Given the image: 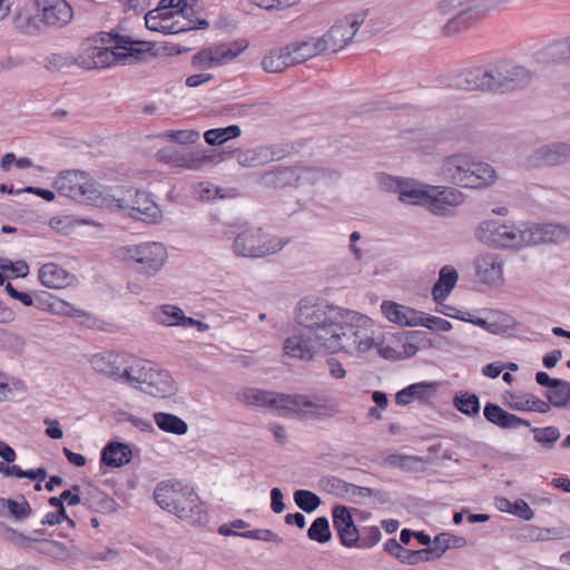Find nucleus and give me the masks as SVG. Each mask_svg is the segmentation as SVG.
<instances>
[{
    "mask_svg": "<svg viewBox=\"0 0 570 570\" xmlns=\"http://www.w3.org/2000/svg\"><path fill=\"white\" fill-rule=\"evenodd\" d=\"M288 47L291 48L293 65L301 63L312 57L326 52V46L322 43L320 38L301 43H293Z\"/></svg>",
    "mask_w": 570,
    "mask_h": 570,
    "instance_id": "obj_33",
    "label": "nucleus"
},
{
    "mask_svg": "<svg viewBox=\"0 0 570 570\" xmlns=\"http://www.w3.org/2000/svg\"><path fill=\"white\" fill-rule=\"evenodd\" d=\"M476 276L480 282L500 285L503 281V261L494 253H484L475 259Z\"/></svg>",
    "mask_w": 570,
    "mask_h": 570,
    "instance_id": "obj_17",
    "label": "nucleus"
},
{
    "mask_svg": "<svg viewBox=\"0 0 570 570\" xmlns=\"http://www.w3.org/2000/svg\"><path fill=\"white\" fill-rule=\"evenodd\" d=\"M266 163L281 160L294 151L291 144H272L263 146Z\"/></svg>",
    "mask_w": 570,
    "mask_h": 570,
    "instance_id": "obj_54",
    "label": "nucleus"
},
{
    "mask_svg": "<svg viewBox=\"0 0 570 570\" xmlns=\"http://www.w3.org/2000/svg\"><path fill=\"white\" fill-rule=\"evenodd\" d=\"M7 502V517L14 519L16 521L27 520L32 509L23 494H18L16 498L6 500Z\"/></svg>",
    "mask_w": 570,
    "mask_h": 570,
    "instance_id": "obj_42",
    "label": "nucleus"
},
{
    "mask_svg": "<svg viewBox=\"0 0 570 570\" xmlns=\"http://www.w3.org/2000/svg\"><path fill=\"white\" fill-rule=\"evenodd\" d=\"M502 68L507 71L503 75L507 91L514 90L518 87L524 86L531 79V73L522 66L513 65L512 62L501 61Z\"/></svg>",
    "mask_w": 570,
    "mask_h": 570,
    "instance_id": "obj_36",
    "label": "nucleus"
},
{
    "mask_svg": "<svg viewBox=\"0 0 570 570\" xmlns=\"http://www.w3.org/2000/svg\"><path fill=\"white\" fill-rule=\"evenodd\" d=\"M433 392V383L420 382L411 384L396 393L395 402L399 405H407L414 400L426 401Z\"/></svg>",
    "mask_w": 570,
    "mask_h": 570,
    "instance_id": "obj_31",
    "label": "nucleus"
},
{
    "mask_svg": "<svg viewBox=\"0 0 570 570\" xmlns=\"http://www.w3.org/2000/svg\"><path fill=\"white\" fill-rule=\"evenodd\" d=\"M295 504L306 513L314 512L322 503L321 498L309 490H296L294 492Z\"/></svg>",
    "mask_w": 570,
    "mask_h": 570,
    "instance_id": "obj_47",
    "label": "nucleus"
},
{
    "mask_svg": "<svg viewBox=\"0 0 570 570\" xmlns=\"http://www.w3.org/2000/svg\"><path fill=\"white\" fill-rule=\"evenodd\" d=\"M69 273L55 263L45 264L39 269V279L49 288H62L69 285Z\"/></svg>",
    "mask_w": 570,
    "mask_h": 570,
    "instance_id": "obj_30",
    "label": "nucleus"
},
{
    "mask_svg": "<svg viewBox=\"0 0 570 570\" xmlns=\"http://www.w3.org/2000/svg\"><path fill=\"white\" fill-rule=\"evenodd\" d=\"M131 456V449L128 444L111 441L102 449L100 462L110 468H120L129 463Z\"/></svg>",
    "mask_w": 570,
    "mask_h": 570,
    "instance_id": "obj_26",
    "label": "nucleus"
},
{
    "mask_svg": "<svg viewBox=\"0 0 570 570\" xmlns=\"http://www.w3.org/2000/svg\"><path fill=\"white\" fill-rule=\"evenodd\" d=\"M57 193L63 197L75 199L79 203L105 207L107 191L98 188L96 181L80 170H66L59 174L53 183Z\"/></svg>",
    "mask_w": 570,
    "mask_h": 570,
    "instance_id": "obj_7",
    "label": "nucleus"
},
{
    "mask_svg": "<svg viewBox=\"0 0 570 570\" xmlns=\"http://www.w3.org/2000/svg\"><path fill=\"white\" fill-rule=\"evenodd\" d=\"M154 419L157 426L165 432L183 435L188 431L187 423L175 414L157 412Z\"/></svg>",
    "mask_w": 570,
    "mask_h": 570,
    "instance_id": "obj_39",
    "label": "nucleus"
},
{
    "mask_svg": "<svg viewBox=\"0 0 570 570\" xmlns=\"http://www.w3.org/2000/svg\"><path fill=\"white\" fill-rule=\"evenodd\" d=\"M157 158L159 161L173 167H181L190 170L199 169L204 161L203 159L194 157L191 153L185 149H177L174 147L158 150Z\"/></svg>",
    "mask_w": 570,
    "mask_h": 570,
    "instance_id": "obj_24",
    "label": "nucleus"
},
{
    "mask_svg": "<svg viewBox=\"0 0 570 570\" xmlns=\"http://www.w3.org/2000/svg\"><path fill=\"white\" fill-rule=\"evenodd\" d=\"M507 71L502 68V62H497L489 66V92H505V83L503 75Z\"/></svg>",
    "mask_w": 570,
    "mask_h": 570,
    "instance_id": "obj_49",
    "label": "nucleus"
},
{
    "mask_svg": "<svg viewBox=\"0 0 570 570\" xmlns=\"http://www.w3.org/2000/svg\"><path fill=\"white\" fill-rule=\"evenodd\" d=\"M475 235L481 243L498 249H521L553 240L550 225L500 223L497 219L481 222Z\"/></svg>",
    "mask_w": 570,
    "mask_h": 570,
    "instance_id": "obj_3",
    "label": "nucleus"
},
{
    "mask_svg": "<svg viewBox=\"0 0 570 570\" xmlns=\"http://www.w3.org/2000/svg\"><path fill=\"white\" fill-rule=\"evenodd\" d=\"M411 205L424 207L435 216L452 215V209L462 205L465 195L453 186H440L417 183L416 189L405 193Z\"/></svg>",
    "mask_w": 570,
    "mask_h": 570,
    "instance_id": "obj_6",
    "label": "nucleus"
},
{
    "mask_svg": "<svg viewBox=\"0 0 570 570\" xmlns=\"http://www.w3.org/2000/svg\"><path fill=\"white\" fill-rule=\"evenodd\" d=\"M531 432L535 442L548 448H552L560 438V431L556 426L532 428Z\"/></svg>",
    "mask_w": 570,
    "mask_h": 570,
    "instance_id": "obj_51",
    "label": "nucleus"
},
{
    "mask_svg": "<svg viewBox=\"0 0 570 570\" xmlns=\"http://www.w3.org/2000/svg\"><path fill=\"white\" fill-rule=\"evenodd\" d=\"M134 356L127 353L105 351L94 354L89 363L95 372L114 381L126 382Z\"/></svg>",
    "mask_w": 570,
    "mask_h": 570,
    "instance_id": "obj_12",
    "label": "nucleus"
},
{
    "mask_svg": "<svg viewBox=\"0 0 570 570\" xmlns=\"http://www.w3.org/2000/svg\"><path fill=\"white\" fill-rule=\"evenodd\" d=\"M214 65L232 60L237 57V52H232L227 43H220L212 49Z\"/></svg>",
    "mask_w": 570,
    "mask_h": 570,
    "instance_id": "obj_62",
    "label": "nucleus"
},
{
    "mask_svg": "<svg viewBox=\"0 0 570 570\" xmlns=\"http://www.w3.org/2000/svg\"><path fill=\"white\" fill-rule=\"evenodd\" d=\"M356 35V19L351 18L334 24L328 32L321 37L326 46V52H337L343 49Z\"/></svg>",
    "mask_w": 570,
    "mask_h": 570,
    "instance_id": "obj_16",
    "label": "nucleus"
},
{
    "mask_svg": "<svg viewBox=\"0 0 570 570\" xmlns=\"http://www.w3.org/2000/svg\"><path fill=\"white\" fill-rule=\"evenodd\" d=\"M419 181L413 179H400L386 174L379 177V184L382 189L386 191H394L399 194V199L403 203L411 204V199L405 196L407 190L416 189Z\"/></svg>",
    "mask_w": 570,
    "mask_h": 570,
    "instance_id": "obj_32",
    "label": "nucleus"
},
{
    "mask_svg": "<svg viewBox=\"0 0 570 570\" xmlns=\"http://www.w3.org/2000/svg\"><path fill=\"white\" fill-rule=\"evenodd\" d=\"M126 382L154 397H168L176 392L168 371L157 368L147 360L134 357Z\"/></svg>",
    "mask_w": 570,
    "mask_h": 570,
    "instance_id": "obj_8",
    "label": "nucleus"
},
{
    "mask_svg": "<svg viewBox=\"0 0 570 570\" xmlns=\"http://www.w3.org/2000/svg\"><path fill=\"white\" fill-rule=\"evenodd\" d=\"M174 12H161L159 9L150 10L145 16L146 27L151 31H159L166 35H175L189 31L194 24L180 26L179 21H173Z\"/></svg>",
    "mask_w": 570,
    "mask_h": 570,
    "instance_id": "obj_20",
    "label": "nucleus"
},
{
    "mask_svg": "<svg viewBox=\"0 0 570 570\" xmlns=\"http://www.w3.org/2000/svg\"><path fill=\"white\" fill-rule=\"evenodd\" d=\"M381 539V531L377 527H364L358 529V547H372Z\"/></svg>",
    "mask_w": 570,
    "mask_h": 570,
    "instance_id": "obj_60",
    "label": "nucleus"
},
{
    "mask_svg": "<svg viewBox=\"0 0 570 570\" xmlns=\"http://www.w3.org/2000/svg\"><path fill=\"white\" fill-rule=\"evenodd\" d=\"M243 538L252 539V540H261L266 542H275V543H282L283 538H281L277 533L273 532L268 529H256V530H248L239 534Z\"/></svg>",
    "mask_w": 570,
    "mask_h": 570,
    "instance_id": "obj_57",
    "label": "nucleus"
},
{
    "mask_svg": "<svg viewBox=\"0 0 570 570\" xmlns=\"http://www.w3.org/2000/svg\"><path fill=\"white\" fill-rule=\"evenodd\" d=\"M570 161V145L553 142L534 150L530 157L532 166H559Z\"/></svg>",
    "mask_w": 570,
    "mask_h": 570,
    "instance_id": "obj_18",
    "label": "nucleus"
},
{
    "mask_svg": "<svg viewBox=\"0 0 570 570\" xmlns=\"http://www.w3.org/2000/svg\"><path fill=\"white\" fill-rule=\"evenodd\" d=\"M438 175L446 184L468 189L487 188L497 180V173L490 164L479 161L469 154L445 156Z\"/></svg>",
    "mask_w": 570,
    "mask_h": 570,
    "instance_id": "obj_4",
    "label": "nucleus"
},
{
    "mask_svg": "<svg viewBox=\"0 0 570 570\" xmlns=\"http://www.w3.org/2000/svg\"><path fill=\"white\" fill-rule=\"evenodd\" d=\"M237 399L248 405H263L275 407H287V395L258 389H245L237 394Z\"/></svg>",
    "mask_w": 570,
    "mask_h": 570,
    "instance_id": "obj_21",
    "label": "nucleus"
},
{
    "mask_svg": "<svg viewBox=\"0 0 570 570\" xmlns=\"http://www.w3.org/2000/svg\"><path fill=\"white\" fill-rule=\"evenodd\" d=\"M287 243V239L264 234L262 228H247L236 235L232 248L236 256L262 258L281 252Z\"/></svg>",
    "mask_w": 570,
    "mask_h": 570,
    "instance_id": "obj_10",
    "label": "nucleus"
},
{
    "mask_svg": "<svg viewBox=\"0 0 570 570\" xmlns=\"http://www.w3.org/2000/svg\"><path fill=\"white\" fill-rule=\"evenodd\" d=\"M354 312L325 303H299L296 322L303 330L284 341L286 356L304 362L313 361L320 353H337L347 350L353 331Z\"/></svg>",
    "mask_w": 570,
    "mask_h": 570,
    "instance_id": "obj_1",
    "label": "nucleus"
},
{
    "mask_svg": "<svg viewBox=\"0 0 570 570\" xmlns=\"http://www.w3.org/2000/svg\"><path fill=\"white\" fill-rule=\"evenodd\" d=\"M287 407H306L311 409L307 413L315 416H330L337 412L335 401L323 394L314 395H287Z\"/></svg>",
    "mask_w": 570,
    "mask_h": 570,
    "instance_id": "obj_14",
    "label": "nucleus"
},
{
    "mask_svg": "<svg viewBox=\"0 0 570 570\" xmlns=\"http://www.w3.org/2000/svg\"><path fill=\"white\" fill-rule=\"evenodd\" d=\"M464 546H466L465 538L450 533H440L435 535L432 547L428 549L431 551V560H435L441 558L448 549L463 548Z\"/></svg>",
    "mask_w": 570,
    "mask_h": 570,
    "instance_id": "obj_37",
    "label": "nucleus"
},
{
    "mask_svg": "<svg viewBox=\"0 0 570 570\" xmlns=\"http://www.w3.org/2000/svg\"><path fill=\"white\" fill-rule=\"evenodd\" d=\"M381 308L384 316L392 323L402 326H417L421 323V312L414 308L391 301H384Z\"/></svg>",
    "mask_w": 570,
    "mask_h": 570,
    "instance_id": "obj_22",
    "label": "nucleus"
},
{
    "mask_svg": "<svg viewBox=\"0 0 570 570\" xmlns=\"http://www.w3.org/2000/svg\"><path fill=\"white\" fill-rule=\"evenodd\" d=\"M174 514L180 520L186 521L193 525H202L208 521V514L203 508L199 498L193 491H183L179 497V503Z\"/></svg>",
    "mask_w": 570,
    "mask_h": 570,
    "instance_id": "obj_13",
    "label": "nucleus"
},
{
    "mask_svg": "<svg viewBox=\"0 0 570 570\" xmlns=\"http://www.w3.org/2000/svg\"><path fill=\"white\" fill-rule=\"evenodd\" d=\"M41 20L49 27L61 28L72 19V8L65 0H38Z\"/></svg>",
    "mask_w": 570,
    "mask_h": 570,
    "instance_id": "obj_15",
    "label": "nucleus"
},
{
    "mask_svg": "<svg viewBox=\"0 0 570 570\" xmlns=\"http://www.w3.org/2000/svg\"><path fill=\"white\" fill-rule=\"evenodd\" d=\"M242 130L237 125H229L225 128H213L204 134L205 141L210 146H219L226 141L239 137Z\"/></svg>",
    "mask_w": 570,
    "mask_h": 570,
    "instance_id": "obj_41",
    "label": "nucleus"
},
{
    "mask_svg": "<svg viewBox=\"0 0 570 570\" xmlns=\"http://www.w3.org/2000/svg\"><path fill=\"white\" fill-rule=\"evenodd\" d=\"M169 141L187 145L193 144L199 138V132L195 130H169L164 134Z\"/></svg>",
    "mask_w": 570,
    "mask_h": 570,
    "instance_id": "obj_56",
    "label": "nucleus"
},
{
    "mask_svg": "<svg viewBox=\"0 0 570 570\" xmlns=\"http://www.w3.org/2000/svg\"><path fill=\"white\" fill-rule=\"evenodd\" d=\"M6 539L20 549H27L29 543L38 541V538L29 537L18 530L6 527Z\"/></svg>",
    "mask_w": 570,
    "mask_h": 570,
    "instance_id": "obj_59",
    "label": "nucleus"
},
{
    "mask_svg": "<svg viewBox=\"0 0 570 570\" xmlns=\"http://www.w3.org/2000/svg\"><path fill=\"white\" fill-rule=\"evenodd\" d=\"M234 157L237 163L243 167H257L267 164L263 146L245 150H236Z\"/></svg>",
    "mask_w": 570,
    "mask_h": 570,
    "instance_id": "obj_43",
    "label": "nucleus"
},
{
    "mask_svg": "<svg viewBox=\"0 0 570 570\" xmlns=\"http://www.w3.org/2000/svg\"><path fill=\"white\" fill-rule=\"evenodd\" d=\"M544 396L550 407H566L570 402V382L559 379L552 387H550Z\"/></svg>",
    "mask_w": 570,
    "mask_h": 570,
    "instance_id": "obj_38",
    "label": "nucleus"
},
{
    "mask_svg": "<svg viewBox=\"0 0 570 570\" xmlns=\"http://www.w3.org/2000/svg\"><path fill=\"white\" fill-rule=\"evenodd\" d=\"M35 543H39L36 550L45 556L57 557L68 552L66 544L56 540L38 538V541H35Z\"/></svg>",
    "mask_w": 570,
    "mask_h": 570,
    "instance_id": "obj_52",
    "label": "nucleus"
},
{
    "mask_svg": "<svg viewBox=\"0 0 570 570\" xmlns=\"http://www.w3.org/2000/svg\"><path fill=\"white\" fill-rule=\"evenodd\" d=\"M85 43L77 63L86 69L111 67L116 63L131 65L156 57L150 42L137 41L117 31L101 32Z\"/></svg>",
    "mask_w": 570,
    "mask_h": 570,
    "instance_id": "obj_2",
    "label": "nucleus"
},
{
    "mask_svg": "<svg viewBox=\"0 0 570 570\" xmlns=\"http://www.w3.org/2000/svg\"><path fill=\"white\" fill-rule=\"evenodd\" d=\"M420 320L421 323L419 325L428 327L429 330L449 332L452 328V324L449 321L438 316L425 315L423 312H421Z\"/></svg>",
    "mask_w": 570,
    "mask_h": 570,
    "instance_id": "obj_58",
    "label": "nucleus"
},
{
    "mask_svg": "<svg viewBox=\"0 0 570 570\" xmlns=\"http://www.w3.org/2000/svg\"><path fill=\"white\" fill-rule=\"evenodd\" d=\"M183 317V309L175 305H163L155 314L158 323L166 326H178Z\"/></svg>",
    "mask_w": 570,
    "mask_h": 570,
    "instance_id": "obj_48",
    "label": "nucleus"
},
{
    "mask_svg": "<svg viewBox=\"0 0 570 570\" xmlns=\"http://www.w3.org/2000/svg\"><path fill=\"white\" fill-rule=\"evenodd\" d=\"M69 65V58L59 53H52L46 59V68L49 70H60L61 68Z\"/></svg>",
    "mask_w": 570,
    "mask_h": 570,
    "instance_id": "obj_64",
    "label": "nucleus"
},
{
    "mask_svg": "<svg viewBox=\"0 0 570 570\" xmlns=\"http://www.w3.org/2000/svg\"><path fill=\"white\" fill-rule=\"evenodd\" d=\"M293 66L291 48L285 47L281 50L271 51L262 60V68L266 72H282L287 67Z\"/></svg>",
    "mask_w": 570,
    "mask_h": 570,
    "instance_id": "obj_35",
    "label": "nucleus"
},
{
    "mask_svg": "<svg viewBox=\"0 0 570 570\" xmlns=\"http://www.w3.org/2000/svg\"><path fill=\"white\" fill-rule=\"evenodd\" d=\"M397 560L405 564H417L420 562L431 561V551L428 548L421 550L402 548Z\"/></svg>",
    "mask_w": 570,
    "mask_h": 570,
    "instance_id": "obj_53",
    "label": "nucleus"
},
{
    "mask_svg": "<svg viewBox=\"0 0 570 570\" xmlns=\"http://www.w3.org/2000/svg\"><path fill=\"white\" fill-rule=\"evenodd\" d=\"M324 177V170L303 166H275L264 171L258 183L268 189L298 187L302 184H314Z\"/></svg>",
    "mask_w": 570,
    "mask_h": 570,
    "instance_id": "obj_11",
    "label": "nucleus"
},
{
    "mask_svg": "<svg viewBox=\"0 0 570 570\" xmlns=\"http://www.w3.org/2000/svg\"><path fill=\"white\" fill-rule=\"evenodd\" d=\"M181 492L183 489L179 487V484L175 485L160 483L157 485L154 494L157 504L161 509L173 513L175 508H177L176 503H179V497Z\"/></svg>",
    "mask_w": 570,
    "mask_h": 570,
    "instance_id": "obj_34",
    "label": "nucleus"
},
{
    "mask_svg": "<svg viewBox=\"0 0 570 570\" xmlns=\"http://www.w3.org/2000/svg\"><path fill=\"white\" fill-rule=\"evenodd\" d=\"M455 407L469 416H474L480 413V402L475 394H469L468 392H461L454 397Z\"/></svg>",
    "mask_w": 570,
    "mask_h": 570,
    "instance_id": "obj_46",
    "label": "nucleus"
},
{
    "mask_svg": "<svg viewBox=\"0 0 570 570\" xmlns=\"http://www.w3.org/2000/svg\"><path fill=\"white\" fill-rule=\"evenodd\" d=\"M122 259L138 274L155 276L165 265L168 254L164 244L146 242L120 249Z\"/></svg>",
    "mask_w": 570,
    "mask_h": 570,
    "instance_id": "obj_9",
    "label": "nucleus"
},
{
    "mask_svg": "<svg viewBox=\"0 0 570 570\" xmlns=\"http://www.w3.org/2000/svg\"><path fill=\"white\" fill-rule=\"evenodd\" d=\"M191 63L197 68H210L214 66L212 49H203L194 55Z\"/></svg>",
    "mask_w": 570,
    "mask_h": 570,
    "instance_id": "obj_63",
    "label": "nucleus"
},
{
    "mask_svg": "<svg viewBox=\"0 0 570 570\" xmlns=\"http://www.w3.org/2000/svg\"><path fill=\"white\" fill-rule=\"evenodd\" d=\"M484 417L492 424L501 429H518L520 426H530L528 420L521 419L515 414L500 407L498 404L488 402L483 410Z\"/></svg>",
    "mask_w": 570,
    "mask_h": 570,
    "instance_id": "obj_25",
    "label": "nucleus"
},
{
    "mask_svg": "<svg viewBox=\"0 0 570 570\" xmlns=\"http://www.w3.org/2000/svg\"><path fill=\"white\" fill-rule=\"evenodd\" d=\"M459 279L456 269L450 265H445L440 269L439 279L433 285V299L440 304L443 302L455 287Z\"/></svg>",
    "mask_w": 570,
    "mask_h": 570,
    "instance_id": "obj_27",
    "label": "nucleus"
},
{
    "mask_svg": "<svg viewBox=\"0 0 570 570\" xmlns=\"http://www.w3.org/2000/svg\"><path fill=\"white\" fill-rule=\"evenodd\" d=\"M510 399L509 406L517 411H532L541 414L550 411V404L532 393H514Z\"/></svg>",
    "mask_w": 570,
    "mask_h": 570,
    "instance_id": "obj_29",
    "label": "nucleus"
},
{
    "mask_svg": "<svg viewBox=\"0 0 570 570\" xmlns=\"http://www.w3.org/2000/svg\"><path fill=\"white\" fill-rule=\"evenodd\" d=\"M107 208H118L128 212L135 219L156 224L163 218V212L150 194L146 190L129 187H116L107 194Z\"/></svg>",
    "mask_w": 570,
    "mask_h": 570,
    "instance_id": "obj_5",
    "label": "nucleus"
},
{
    "mask_svg": "<svg viewBox=\"0 0 570 570\" xmlns=\"http://www.w3.org/2000/svg\"><path fill=\"white\" fill-rule=\"evenodd\" d=\"M184 17V19L187 20V22L184 26L194 24L189 30L194 29H207L209 27V22L206 19L198 18L196 16V11L191 3L188 1L181 6L180 11L178 12Z\"/></svg>",
    "mask_w": 570,
    "mask_h": 570,
    "instance_id": "obj_55",
    "label": "nucleus"
},
{
    "mask_svg": "<svg viewBox=\"0 0 570 570\" xmlns=\"http://www.w3.org/2000/svg\"><path fill=\"white\" fill-rule=\"evenodd\" d=\"M390 500V494L382 489L358 485V505L377 508Z\"/></svg>",
    "mask_w": 570,
    "mask_h": 570,
    "instance_id": "obj_40",
    "label": "nucleus"
},
{
    "mask_svg": "<svg viewBox=\"0 0 570 570\" xmlns=\"http://www.w3.org/2000/svg\"><path fill=\"white\" fill-rule=\"evenodd\" d=\"M450 16H452L448 22L443 26V32L446 36L455 35L456 32L461 31L462 29L468 28L473 21L476 19H472L468 16H464L463 12H453Z\"/></svg>",
    "mask_w": 570,
    "mask_h": 570,
    "instance_id": "obj_50",
    "label": "nucleus"
},
{
    "mask_svg": "<svg viewBox=\"0 0 570 570\" xmlns=\"http://www.w3.org/2000/svg\"><path fill=\"white\" fill-rule=\"evenodd\" d=\"M307 537L318 543L328 542L332 538L328 519L326 517L316 518L307 530Z\"/></svg>",
    "mask_w": 570,
    "mask_h": 570,
    "instance_id": "obj_45",
    "label": "nucleus"
},
{
    "mask_svg": "<svg viewBox=\"0 0 570 570\" xmlns=\"http://www.w3.org/2000/svg\"><path fill=\"white\" fill-rule=\"evenodd\" d=\"M333 525L343 546L356 547V524L354 523L351 510L345 505L333 508Z\"/></svg>",
    "mask_w": 570,
    "mask_h": 570,
    "instance_id": "obj_19",
    "label": "nucleus"
},
{
    "mask_svg": "<svg viewBox=\"0 0 570 570\" xmlns=\"http://www.w3.org/2000/svg\"><path fill=\"white\" fill-rule=\"evenodd\" d=\"M441 14L463 12L472 19H480L485 12V0H442L438 6Z\"/></svg>",
    "mask_w": 570,
    "mask_h": 570,
    "instance_id": "obj_23",
    "label": "nucleus"
},
{
    "mask_svg": "<svg viewBox=\"0 0 570 570\" xmlns=\"http://www.w3.org/2000/svg\"><path fill=\"white\" fill-rule=\"evenodd\" d=\"M321 488L330 494L344 498L350 492L355 493L356 485L336 476H325L320 480Z\"/></svg>",
    "mask_w": 570,
    "mask_h": 570,
    "instance_id": "obj_44",
    "label": "nucleus"
},
{
    "mask_svg": "<svg viewBox=\"0 0 570 570\" xmlns=\"http://www.w3.org/2000/svg\"><path fill=\"white\" fill-rule=\"evenodd\" d=\"M489 66H480L462 72L459 87L464 90L489 91Z\"/></svg>",
    "mask_w": 570,
    "mask_h": 570,
    "instance_id": "obj_28",
    "label": "nucleus"
},
{
    "mask_svg": "<svg viewBox=\"0 0 570 570\" xmlns=\"http://www.w3.org/2000/svg\"><path fill=\"white\" fill-rule=\"evenodd\" d=\"M511 514L521 518L522 520L530 521L534 517L533 510L530 505L522 499H517L512 502Z\"/></svg>",
    "mask_w": 570,
    "mask_h": 570,
    "instance_id": "obj_61",
    "label": "nucleus"
}]
</instances>
